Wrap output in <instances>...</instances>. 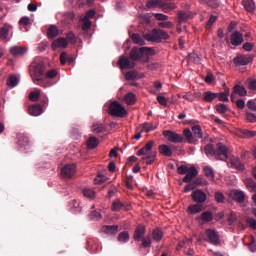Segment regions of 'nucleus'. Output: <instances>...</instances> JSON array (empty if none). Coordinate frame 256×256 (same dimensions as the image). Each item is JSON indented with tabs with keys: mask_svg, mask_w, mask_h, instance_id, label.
<instances>
[{
	"mask_svg": "<svg viewBox=\"0 0 256 256\" xmlns=\"http://www.w3.org/2000/svg\"><path fill=\"white\" fill-rule=\"evenodd\" d=\"M30 76L36 85L40 87H51V83L46 82L43 77H45V64L43 61L36 59L30 65Z\"/></svg>",
	"mask_w": 256,
	"mask_h": 256,
	"instance_id": "1",
	"label": "nucleus"
},
{
	"mask_svg": "<svg viewBox=\"0 0 256 256\" xmlns=\"http://www.w3.org/2000/svg\"><path fill=\"white\" fill-rule=\"evenodd\" d=\"M153 145H155V142L151 140L137 152L138 157H142L147 165H151L155 161V157H157V153L153 151Z\"/></svg>",
	"mask_w": 256,
	"mask_h": 256,
	"instance_id": "2",
	"label": "nucleus"
},
{
	"mask_svg": "<svg viewBox=\"0 0 256 256\" xmlns=\"http://www.w3.org/2000/svg\"><path fill=\"white\" fill-rule=\"evenodd\" d=\"M177 172L179 173V175H186L183 178V182L184 183H191V181H193V179H195V177H197L198 175V171L197 168L195 167H188L185 165H181L180 167H178Z\"/></svg>",
	"mask_w": 256,
	"mask_h": 256,
	"instance_id": "3",
	"label": "nucleus"
},
{
	"mask_svg": "<svg viewBox=\"0 0 256 256\" xmlns=\"http://www.w3.org/2000/svg\"><path fill=\"white\" fill-rule=\"evenodd\" d=\"M144 39L154 43H161V41L169 39V34L163 30L154 29L151 33L146 34Z\"/></svg>",
	"mask_w": 256,
	"mask_h": 256,
	"instance_id": "4",
	"label": "nucleus"
},
{
	"mask_svg": "<svg viewBox=\"0 0 256 256\" xmlns=\"http://www.w3.org/2000/svg\"><path fill=\"white\" fill-rule=\"evenodd\" d=\"M109 113L112 117H126L127 110L121 103L119 102H112L109 107Z\"/></svg>",
	"mask_w": 256,
	"mask_h": 256,
	"instance_id": "5",
	"label": "nucleus"
},
{
	"mask_svg": "<svg viewBox=\"0 0 256 256\" xmlns=\"http://www.w3.org/2000/svg\"><path fill=\"white\" fill-rule=\"evenodd\" d=\"M163 135L168 139V141H170V143H183V136L181 134H177V132L165 130Z\"/></svg>",
	"mask_w": 256,
	"mask_h": 256,
	"instance_id": "6",
	"label": "nucleus"
},
{
	"mask_svg": "<svg viewBox=\"0 0 256 256\" xmlns=\"http://www.w3.org/2000/svg\"><path fill=\"white\" fill-rule=\"evenodd\" d=\"M75 173H77L75 164H67L61 169V175L65 177V179H71Z\"/></svg>",
	"mask_w": 256,
	"mask_h": 256,
	"instance_id": "7",
	"label": "nucleus"
},
{
	"mask_svg": "<svg viewBox=\"0 0 256 256\" xmlns=\"http://www.w3.org/2000/svg\"><path fill=\"white\" fill-rule=\"evenodd\" d=\"M237 95H239V97H245L247 95V89H245L244 86L236 85L230 97L232 103H235Z\"/></svg>",
	"mask_w": 256,
	"mask_h": 256,
	"instance_id": "8",
	"label": "nucleus"
},
{
	"mask_svg": "<svg viewBox=\"0 0 256 256\" xmlns=\"http://www.w3.org/2000/svg\"><path fill=\"white\" fill-rule=\"evenodd\" d=\"M118 65L120 69H133L135 63L127 56H121L118 60Z\"/></svg>",
	"mask_w": 256,
	"mask_h": 256,
	"instance_id": "9",
	"label": "nucleus"
},
{
	"mask_svg": "<svg viewBox=\"0 0 256 256\" xmlns=\"http://www.w3.org/2000/svg\"><path fill=\"white\" fill-rule=\"evenodd\" d=\"M13 31V26L4 24L0 27V39L1 41H9V34Z\"/></svg>",
	"mask_w": 256,
	"mask_h": 256,
	"instance_id": "10",
	"label": "nucleus"
},
{
	"mask_svg": "<svg viewBox=\"0 0 256 256\" xmlns=\"http://www.w3.org/2000/svg\"><path fill=\"white\" fill-rule=\"evenodd\" d=\"M230 43L234 47H239V45L243 44V34L239 31H235L230 36Z\"/></svg>",
	"mask_w": 256,
	"mask_h": 256,
	"instance_id": "11",
	"label": "nucleus"
},
{
	"mask_svg": "<svg viewBox=\"0 0 256 256\" xmlns=\"http://www.w3.org/2000/svg\"><path fill=\"white\" fill-rule=\"evenodd\" d=\"M205 235L207 237V241L213 243V245H219V234H217V231L208 229L205 231Z\"/></svg>",
	"mask_w": 256,
	"mask_h": 256,
	"instance_id": "12",
	"label": "nucleus"
},
{
	"mask_svg": "<svg viewBox=\"0 0 256 256\" xmlns=\"http://www.w3.org/2000/svg\"><path fill=\"white\" fill-rule=\"evenodd\" d=\"M229 197L234 201H237V203H243V201H245V192L241 190H231L229 192Z\"/></svg>",
	"mask_w": 256,
	"mask_h": 256,
	"instance_id": "13",
	"label": "nucleus"
},
{
	"mask_svg": "<svg viewBox=\"0 0 256 256\" xmlns=\"http://www.w3.org/2000/svg\"><path fill=\"white\" fill-rule=\"evenodd\" d=\"M69 45V42L67 41V38H57L56 40L53 41L52 43V49L55 51L57 49H65Z\"/></svg>",
	"mask_w": 256,
	"mask_h": 256,
	"instance_id": "14",
	"label": "nucleus"
},
{
	"mask_svg": "<svg viewBox=\"0 0 256 256\" xmlns=\"http://www.w3.org/2000/svg\"><path fill=\"white\" fill-rule=\"evenodd\" d=\"M191 197L195 203H205V201H207V194L202 190L194 191Z\"/></svg>",
	"mask_w": 256,
	"mask_h": 256,
	"instance_id": "15",
	"label": "nucleus"
},
{
	"mask_svg": "<svg viewBox=\"0 0 256 256\" xmlns=\"http://www.w3.org/2000/svg\"><path fill=\"white\" fill-rule=\"evenodd\" d=\"M216 155L221 161H225V159L229 157V150L225 145L220 143L218 144V150L216 151Z\"/></svg>",
	"mask_w": 256,
	"mask_h": 256,
	"instance_id": "16",
	"label": "nucleus"
},
{
	"mask_svg": "<svg viewBox=\"0 0 256 256\" xmlns=\"http://www.w3.org/2000/svg\"><path fill=\"white\" fill-rule=\"evenodd\" d=\"M130 59L135 63V61H139V59H143V50L142 48H133L130 53Z\"/></svg>",
	"mask_w": 256,
	"mask_h": 256,
	"instance_id": "17",
	"label": "nucleus"
},
{
	"mask_svg": "<svg viewBox=\"0 0 256 256\" xmlns=\"http://www.w3.org/2000/svg\"><path fill=\"white\" fill-rule=\"evenodd\" d=\"M119 231V226L117 225H106L101 228V232L105 235H117V232Z\"/></svg>",
	"mask_w": 256,
	"mask_h": 256,
	"instance_id": "18",
	"label": "nucleus"
},
{
	"mask_svg": "<svg viewBox=\"0 0 256 256\" xmlns=\"http://www.w3.org/2000/svg\"><path fill=\"white\" fill-rule=\"evenodd\" d=\"M229 167H231L232 169H236L237 171H243L245 169V166L243 165V163H241V160H239V158H231Z\"/></svg>",
	"mask_w": 256,
	"mask_h": 256,
	"instance_id": "19",
	"label": "nucleus"
},
{
	"mask_svg": "<svg viewBox=\"0 0 256 256\" xmlns=\"http://www.w3.org/2000/svg\"><path fill=\"white\" fill-rule=\"evenodd\" d=\"M28 113L32 117H39L43 113V107L41 105H32L28 108Z\"/></svg>",
	"mask_w": 256,
	"mask_h": 256,
	"instance_id": "20",
	"label": "nucleus"
},
{
	"mask_svg": "<svg viewBox=\"0 0 256 256\" xmlns=\"http://www.w3.org/2000/svg\"><path fill=\"white\" fill-rule=\"evenodd\" d=\"M234 63L236 65H249V63H251V57L249 56H237L236 58H234Z\"/></svg>",
	"mask_w": 256,
	"mask_h": 256,
	"instance_id": "21",
	"label": "nucleus"
},
{
	"mask_svg": "<svg viewBox=\"0 0 256 256\" xmlns=\"http://www.w3.org/2000/svg\"><path fill=\"white\" fill-rule=\"evenodd\" d=\"M243 7L248 11V13H255V2L253 0H243Z\"/></svg>",
	"mask_w": 256,
	"mask_h": 256,
	"instance_id": "22",
	"label": "nucleus"
},
{
	"mask_svg": "<svg viewBox=\"0 0 256 256\" xmlns=\"http://www.w3.org/2000/svg\"><path fill=\"white\" fill-rule=\"evenodd\" d=\"M6 85L13 89L19 85V77L16 75H10L6 81Z\"/></svg>",
	"mask_w": 256,
	"mask_h": 256,
	"instance_id": "23",
	"label": "nucleus"
},
{
	"mask_svg": "<svg viewBox=\"0 0 256 256\" xmlns=\"http://www.w3.org/2000/svg\"><path fill=\"white\" fill-rule=\"evenodd\" d=\"M182 98L192 103V101H195V99H201V92H196V93L187 92L182 96Z\"/></svg>",
	"mask_w": 256,
	"mask_h": 256,
	"instance_id": "24",
	"label": "nucleus"
},
{
	"mask_svg": "<svg viewBox=\"0 0 256 256\" xmlns=\"http://www.w3.org/2000/svg\"><path fill=\"white\" fill-rule=\"evenodd\" d=\"M145 235V227L143 225H140L136 228L134 233V239L135 241H141Z\"/></svg>",
	"mask_w": 256,
	"mask_h": 256,
	"instance_id": "25",
	"label": "nucleus"
},
{
	"mask_svg": "<svg viewBox=\"0 0 256 256\" xmlns=\"http://www.w3.org/2000/svg\"><path fill=\"white\" fill-rule=\"evenodd\" d=\"M124 101L127 105H135L137 103V96L133 92H129L124 96Z\"/></svg>",
	"mask_w": 256,
	"mask_h": 256,
	"instance_id": "26",
	"label": "nucleus"
},
{
	"mask_svg": "<svg viewBox=\"0 0 256 256\" xmlns=\"http://www.w3.org/2000/svg\"><path fill=\"white\" fill-rule=\"evenodd\" d=\"M192 134L194 136V139L197 141H199V139L203 138V131L201 130V126L199 125H195L192 127Z\"/></svg>",
	"mask_w": 256,
	"mask_h": 256,
	"instance_id": "27",
	"label": "nucleus"
},
{
	"mask_svg": "<svg viewBox=\"0 0 256 256\" xmlns=\"http://www.w3.org/2000/svg\"><path fill=\"white\" fill-rule=\"evenodd\" d=\"M244 183H245L248 191H250V193L256 194V183H255V181H253V179L246 178V179H244Z\"/></svg>",
	"mask_w": 256,
	"mask_h": 256,
	"instance_id": "28",
	"label": "nucleus"
},
{
	"mask_svg": "<svg viewBox=\"0 0 256 256\" xmlns=\"http://www.w3.org/2000/svg\"><path fill=\"white\" fill-rule=\"evenodd\" d=\"M17 139L20 147H27V145H29V137H27V135L19 133Z\"/></svg>",
	"mask_w": 256,
	"mask_h": 256,
	"instance_id": "29",
	"label": "nucleus"
},
{
	"mask_svg": "<svg viewBox=\"0 0 256 256\" xmlns=\"http://www.w3.org/2000/svg\"><path fill=\"white\" fill-rule=\"evenodd\" d=\"M194 239H196L197 243H201V237L194 236L193 238H190V239L180 240L178 247L180 249H183V247H185L186 245H189L191 243V241H193Z\"/></svg>",
	"mask_w": 256,
	"mask_h": 256,
	"instance_id": "30",
	"label": "nucleus"
},
{
	"mask_svg": "<svg viewBox=\"0 0 256 256\" xmlns=\"http://www.w3.org/2000/svg\"><path fill=\"white\" fill-rule=\"evenodd\" d=\"M47 35H48V39H55V37L59 35V28H57V26L55 25L50 26L48 28Z\"/></svg>",
	"mask_w": 256,
	"mask_h": 256,
	"instance_id": "31",
	"label": "nucleus"
},
{
	"mask_svg": "<svg viewBox=\"0 0 256 256\" xmlns=\"http://www.w3.org/2000/svg\"><path fill=\"white\" fill-rule=\"evenodd\" d=\"M159 153H161V155H165V157H171V155H173V150H171V147L167 145H160Z\"/></svg>",
	"mask_w": 256,
	"mask_h": 256,
	"instance_id": "32",
	"label": "nucleus"
},
{
	"mask_svg": "<svg viewBox=\"0 0 256 256\" xmlns=\"http://www.w3.org/2000/svg\"><path fill=\"white\" fill-rule=\"evenodd\" d=\"M10 53L12 55H25V53H27V50L21 46H13L12 48H10Z\"/></svg>",
	"mask_w": 256,
	"mask_h": 256,
	"instance_id": "33",
	"label": "nucleus"
},
{
	"mask_svg": "<svg viewBox=\"0 0 256 256\" xmlns=\"http://www.w3.org/2000/svg\"><path fill=\"white\" fill-rule=\"evenodd\" d=\"M201 211H203V205L201 204H195L188 207V213H190V215L201 213Z\"/></svg>",
	"mask_w": 256,
	"mask_h": 256,
	"instance_id": "34",
	"label": "nucleus"
},
{
	"mask_svg": "<svg viewBox=\"0 0 256 256\" xmlns=\"http://www.w3.org/2000/svg\"><path fill=\"white\" fill-rule=\"evenodd\" d=\"M183 133L188 143H197V140L193 136V132H191L190 129H184Z\"/></svg>",
	"mask_w": 256,
	"mask_h": 256,
	"instance_id": "35",
	"label": "nucleus"
},
{
	"mask_svg": "<svg viewBox=\"0 0 256 256\" xmlns=\"http://www.w3.org/2000/svg\"><path fill=\"white\" fill-rule=\"evenodd\" d=\"M203 171H204V174L206 175V177H208V179H210V181L215 180V171H213V168H211L209 166H205Z\"/></svg>",
	"mask_w": 256,
	"mask_h": 256,
	"instance_id": "36",
	"label": "nucleus"
},
{
	"mask_svg": "<svg viewBox=\"0 0 256 256\" xmlns=\"http://www.w3.org/2000/svg\"><path fill=\"white\" fill-rule=\"evenodd\" d=\"M202 5H207L208 7H212L213 9H217L219 7V2L217 0H199Z\"/></svg>",
	"mask_w": 256,
	"mask_h": 256,
	"instance_id": "37",
	"label": "nucleus"
},
{
	"mask_svg": "<svg viewBox=\"0 0 256 256\" xmlns=\"http://www.w3.org/2000/svg\"><path fill=\"white\" fill-rule=\"evenodd\" d=\"M99 145V139H97L95 136H92L87 141V147L88 149H95Z\"/></svg>",
	"mask_w": 256,
	"mask_h": 256,
	"instance_id": "38",
	"label": "nucleus"
},
{
	"mask_svg": "<svg viewBox=\"0 0 256 256\" xmlns=\"http://www.w3.org/2000/svg\"><path fill=\"white\" fill-rule=\"evenodd\" d=\"M176 7L177 6L172 2H165L162 4V11H164V13H169V11H173V9H176Z\"/></svg>",
	"mask_w": 256,
	"mask_h": 256,
	"instance_id": "39",
	"label": "nucleus"
},
{
	"mask_svg": "<svg viewBox=\"0 0 256 256\" xmlns=\"http://www.w3.org/2000/svg\"><path fill=\"white\" fill-rule=\"evenodd\" d=\"M215 99H217V93L211 91L205 92L204 101L211 103V101H215Z\"/></svg>",
	"mask_w": 256,
	"mask_h": 256,
	"instance_id": "40",
	"label": "nucleus"
},
{
	"mask_svg": "<svg viewBox=\"0 0 256 256\" xmlns=\"http://www.w3.org/2000/svg\"><path fill=\"white\" fill-rule=\"evenodd\" d=\"M152 238L154 241H161V239H163V231H161V229H155L152 232Z\"/></svg>",
	"mask_w": 256,
	"mask_h": 256,
	"instance_id": "41",
	"label": "nucleus"
},
{
	"mask_svg": "<svg viewBox=\"0 0 256 256\" xmlns=\"http://www.w3.org/2000/svg\"><path fill=\"white\" fill-rule=\"evenodd\" d=\"M131 39L136 45H145V39H143L139 34H133Z\"/></svg>",
	"mask_w": 256,
	"mask_h": 256,
	"instance_id": "42",
	"label": "nucleus"
},
{
	"mask_svg": "<svg viewBox=\"0 0 256 256\" xmlns=\"http://www.w3.org/2000/svg\"><path fill=\"white\" fill-rule=\"evenodd\" d=\"M41 97V91L40 90H34L29 94L30 101L37 102L39 101Z\"/></svg>",
	"mask_w": 256,
	"mask_h": 256,
	"instance_id": "43",
	"label": "nucleus"
},
{
	"mask_svg": "<svg viewBox=\"0 0 256 256\" xmlns=\"http://www.w3.org/2000/svg\"><path fill=\"white\" fill-rule=\"evenodd\" d=\"M103 131H105V125L101 123L92 125V133H103Z\"/></svg>",
	"mask_w": 256,
	"mask_h": 256,
	"instance_id": "44",
	"label": "nucleus"
},
{
	"mask_svg": "<svg viewBox=\"0 0 256 256\" xmlns=\"http://www.w3.org/2000/svg\"><path fill=\"white\" fill-rule=\"evenodd\" d=\"M80 21L83 23L82 24L83 31H87V29H89L91 27V20H89L83 16H80Z\"/></svg>",
	"mask_w": 256,
	"mask_h": 256,
	"instance_id": "45",
	"label": "nucleus"
},
{
	"mask_svg": "<svg viewBox=\"0 0 256 256\" xmlns=\"http://www.w3.org/2000/svg\"><path fill=\"white\" fill-rule=\"evenodd\" d=\"M191 13L189 12H179L178 13V19L179 23H183V21H187V19H191Z\"/></svg>",
	"mask_w": 256,
	"mask_h": 256,
	"instance_id": "46",
	"label": "nucleus"
},
{
	"mask_svg": "<svg viewBox=\"0 0 256 256\" xmlns=\"http://www.w3.org/2000/svg\"><path fill=\"white\" fill-rule=\"evenodd\" d=\"M83 195L84 197H86L87 199H95V191H93L90 188H85L83 190Z\"/></svg>",
	"mask_w": 256,
	"mask_h": 256,
	"instance_id": "47",
	"label": "nucleus"
},
{
	"mask_svg": "<svg viewBox=\"0 0 256 256\" xmlns=\"http://www.w3.org/2000/svg\"><path fill=\"white\" fill-rule=\"evenodd\" d=\"M204 153L207 155V157L213 156L215 155V148H213L212 144H207L204 147Z\"/></svg>",
	"mask_w": 256,
	"mask_h": 256,
	"instance_id": "48",
	"label": "nucleus"
},
{
	"mask_svg": "<svg viewBox=\"0 0 256 256\" xmlns=\"http://www.w3.org/2000/svg\"><path fill=\"white\" fill-rule=\"evenodd\" d=\"M201 219L205 222V223H209V221H213V213L207 211V212H203L201 215Z\"/></svg>",
	"mask_w": 256,
	"mask_h": 256,
	"instance_id": "49",
	"label": "nucleus"
},
{
	"mask_svg": "<svg viewBox=\"0 0 256 256\" xmlns=\"http://www.w3.org/2000/svg\"><path fill=\"white\" fill-rule=\"evenodd\" d=\"M118 241L120 243H127L129 241V233L128 232H122L118 235Z\"/></svg>",
	"mask_w": 256,
	"mask_h": 256,
	"instance_id": "50",
	"label": "nucleus"
},
{
	"mask_svg": "<svg viewBox=\"0 0 256 256\" xmlns=\"http://www.w3.org/2000/svg\"><path fill=\"white\" fill-rule=\"evenodd\" d=\"M217 112L220 113L221 115L227 113L229 111V107L225 104H218L216 106Z\"/></svg>",
	"mask_w": 256,
	"mask_h": 256,
	"instance_id": "51",
	"label": "nucleus"
},
{
	"mask_svg": "<svg viewBox=\"0 0 256 256\" xmlns=\"http://www.w3.org/2000/svg\"><path fill=\"white\" fill-rule=\"evenodd\" d=\"M124 207L123 203L119 200H115L112 203V211H121V209Z\"/></svg>",
	"mask_w": 256,
	"mask_h": 256,
	"instance_id": "52",
	"label": "nucleus"
},
{
	"mask_svg": "<svg viewBox=\"0 0 256 256\" xmlns=\"http://www.w3.org/2000/svg\"><path fill=\"white\" fill-rule=\"evenodd\" d=\"M243 137L246 139H251L252 137H256V131H251V130H243L242 131Z\"/></svg>",
	"mask_w": 256,
	"mask_h": 256,
	"instance_id": "53",
	"label": "nucleus"
},
{
	"mask_svg": "<svg viewBox=\"0 0 256 256\" xmlns=\"http://www.w3.org/2000/svg\"><path fill=\"white\" fill-rule=\"evenodd\" d=\"M107 177L103 176L101 174H98L97 177L94 179V183L96 185H101V183H105V181H107Z\"/></svg>",
	"mask_w": 256,
	"mask_h": 256,
	"instance_id": "54",
	"label": "nucleus"
},
{
	"mask_svg": "<svg viewBox=\"0 0 256 256\" xmlns=\"http://www.w3.org/2000/svg\"><path fill=\"white\" fill-rule=\"evenodd\" d=\"M73 19H75V14L73 13H67L64 15V23H66V25H69Z\"/></svg>",
	"mask_w": 256,
	"mask_h": 256,
	"instance_id": "55",
	"label": "nucleus"
},
{
	"mask_svg": "<svg viewBox=\"0 0 256 256\" xmlns=\"http://www.w3.org/2000/svg\"><path fill=\"white\" fill-rule=\"evenodd\" d=\"M217 97H218L219 101L227 102V101H229V92L218 93Z\"/></svg>",
	"mask_w": 256,
	"mask_h": 256,
	"instance_id": "56",
	"label": "nucleus"
},
{
	"mask_svg": "<svg viewBox=\"0 0 256 256\" xmlns=\"http://www.w3.org/2000/svg\"><path fill=\"white\" fill-rule=\"evenodd\" d=\"M154 129H156V127H154L151 123L142 124V130H144L146 133H149V131H154Z\"/></svg>",
	"mask_w": 256,
	"mask_h": 256,
	"instance_id": "57",
	"label": "nucleus"
},
{
	"mask_svg": "<svg viewBox=\"0 0 256 256\" xmlns=\"http://www.w3.org/2000/svg\"><path fill=\"white\" fill-rule=\"evenodd\" d=\"M57 74H58L57 70L52 69V70L46 72L45 77H46V79H55V77H57Z\"/></svg>",
	"mask_w": 256,
	"mask_h": 256,
	"instance_id": "58",
	"label": "nucleus"
},
{
	"mask_svg": "<svg viewBox=\"0 0 256 256\" xmlns=\"http://www.w3.org/2000/svg\"><path fill=\"white\" fill-rule=\"evenodd\" d=\"M214 197L217 203H223V201H225V196L221 192H216Z\"/></svg>",
	"mask_w": 256,
	"mask_h": 256,
	"instance_id": "59",
	"label": "nucleus"
},
{
	"mask_svg": "<svg viewBox=\"0 0 256 256\" xmlns=\"http://www.w3.org/2000/svg\"><path fill=\"white\" fill-rule=\"evenodd\" d=\"M141 49H142L143 55H154L155 54V50H153V48L142 47Z\"/></svg>",
	"mask_w": 256,
	"mask_h": 256,
	"instance_id": "60",
	"label": "nucleus"
},
{
	"mask_svg": "<svg viewBox=\"0 0 256 256\" xmlns=\"http://www.w3.org/2000/svg\"><path fill=\"white\" fill-rule=\"evenodd\" d=\"M20 25H31V18L24 16L19 21Z\"/></svg>",
	"mask_w": 256,
	"mask_h": 256,
	"instance_id": "61",
	"label": "nucleus"
},
{
	"mask_svg": "<svg viewBox=\"0 0 256 256\" xmlns=\"http://www.w3.org/2000/svg\"><path fill=\"white\" fill-rule=\"evenodd\" d=\"M157 101L163 107H167V98H165V96H158Z\"/></svg>",
	"mask_w": 256,
	"mask_h": 256,
	"instance_id": "62",
	"label": "nucleus"
},
{
	"mask_svg": "<svg viewBox=\"0 0 256 256\" xmlns=\"http://www.w3.org/2000/svg\"><path fill=\"white\" fill-rule=\"evenodd\" d=\"M234 103H236L238 109H245V100L236 98Z\"/></svg>",
	"mask_w": 256,
	"mask_h": 256,
	"instance_id": "63",
	"label": "nucleus"
},
{
	"mask_svg": "<svg viewBox=\"0 0 256 256\" xmlns=\"http://www.w3.org/2000/svg\"><path fill=\"white\" fill-rule=\"evenodd\" d=\"M247 223L252 229H256V220L254 218H248Z\"/></svg>",
	"mask_w": 256,
	"mask_h": 256,
	"instance_id": "64",
	"label": "nucleus"
}]
</instances>
